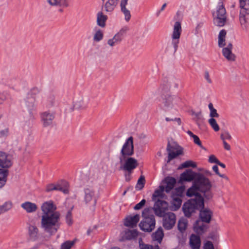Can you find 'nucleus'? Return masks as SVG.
Returning a JSON list of instances; mask_svg holds the SVG:
<instances>
[{
  "label": "nucleus",
  "instance_id": "nucleus-33",
  "mask_svg": "<svg viewBox=\"0 0 249 249\" xmlns=\"http://www.w3.org/2000/svg\"><path fill=\"white\" fill-rule=\"evenodd\" d=\"M194 231L198 234L203 233L206 229V226L200 221H196L194 225Z\"/></svg>",
  "mask_w": 249,
  "mask_h": 249
},
{
  "label": "nucleus",
  "instance_id": "nucleus-22",
  "mask_svg": "<svg viewBox=\"0 0 249 249\" xmlns=\"http://www.w3.org/2000/svg\"><path fill=\"white\" fill-rule=\"evenodd\" d=\"M28 235L31 240H37L40 237L39 230L36 226L30 225L28 227Z\"/></svg>",
  "mask_w": 249,
  "mask_h": 249
},
{
  "label": "nucleus",
  "instance_id": "nucleus-51",
  "mask_svg": "<svg viewBox=\"0 0 249 249\" xmlns=\"http://www.w3.org/2000/svg\"><path fill=\"white\" fill-rule=\"evenodd\" d=\"M66 219L67 223L70 225L72 224V214L71 211H68L66 216Z\"/></svg>",
  "mask_w": 249,
  "mask_h": 249
},
{
  "label": "nucleus",
  "instance_id": "nucleus-45",
  "mask_svg": "<svg viewBox=\"0 0 249 249\" xmlns=\"http://www.w3.org/2000/svg\"><path fill=\"white\" fill-rule=\"evenodd\" d=\"M181 167L182 168H187V167H189L196 168V164L193 161L189 160H187L185 162L182 163L181 164Z\"/></svg>",
  "mask_w": 249,
  "mask_h": 249
},
{
  "label": "nucleus",
  "instance_id": "nucleus-53",
  "mask_svg": "<svg viewBox=\"0 0 249 249\" xmlns=\"http://www.w3.org/2000/svg\"><path fill=\"white\" fill-rule=\"evenodd\" d=\"M140 249H159L157 246L154 248L152 246L147 244H140Z\"/></svg>",
  "mask_w": 249,
  "mask_h": 249
},
{
  "label": "nucleus",
  "instance_id": "nucleus-2",
  "mask_svg": "<svg viewBox=\"0 0 249 249\" xmlns=\"http://www.w3.org/2000/svg\"><path fill=\"white\" fill-rule=\"evenodd\" d=\"M212 188V183L208 178L204 175H198L195 181H193L192 186L187 190L186 196L189 197L194 196V199H196L197 196H202L199 192L203 194V197L210 200L213 197Z\"/></svg>",
  "mask_w": 249,
  "mask_h": 249
},
{
  "label": "nucleus",
  "instance_id": "nucleus-32",
  "mask_svg": "<svg viewBox=\"0 0 249 249\" xmlns=\"http://www.w3.org/2000/svg\"><path fill=\"white\" fill-rule=\"evenodd\" d=\"M163 235L164 234L162 229L160 227L155 232L153 233L152 239L153 240L156 241L160 243L162 240Z\"/></svg>",
  "mask_w": 249,
  "mask_h": 249
},
{
  "label": "nucleus",
  "instance_id": "nucleus-46",
  "mask_svg": "<svg viewBox=\"0 0 249 249\" xmlns=\"http://www.w3.org/2000/svg\"><path fill=\"white\" fill-rule=\"evenodd\" d=\"M74 243V241H67L61 245V249H71Z\"/></svg>",
  "mask_w": 249,
  "mask_h": 249
},
{
  "label": "nucleus",
  "instance_id": "nucleus-1",
  "mask_svg": "<svg viewBox=\"0 0 249 249\" xmlns=\"http://www.w3.org/2000/svg\"><path fill=\"white\" fill-rule=\"evenodd\" d=\"M42 213L41 227L51 235L55 234L60 226V213L56 211V206L52 200L46 201L41 206Z\"/></svg>",
  "mask_w": 249,
  "mask_h": 249
},
{
  "label": "nucleus",
  "instance_id": "nucleus-58",
  "mask_svg": "<svg viewBox=\"0 0 249 249\" xmlns=\"http://www.w3.org/2000/svg\"><path fill=\"white\" fill-rule=\"evenodd\" d=\"M128 0H121L120 7L121 9L126 8Z\"/></svg>",
  "mask_w": 249,
  "mask_h": 249
},
{
  "label": "nucleus",
  "instance_id": "nucleus-47",
  "mask_svg": "<svg viewBox=\"0 0 249 249\" xmlns=\"http://www.w3.org/2000/svg\"><path fill=\"white\" fill-rule=\"evenodd\" d=\"M121 11L124 16L125 21L127 22L129 21L131 17L130 11L127 8L121 9Z\"/></svg>",
  "mask_w": 249,
  "mask_h": 249
},
{
  "label": "nucleus",
  "instance_id": "nucleus-48",
  "mask_svg": "<svg viewBox=\"0 0 249 249\" xmlns=\"http://www.w3.org/2000/svg\"><path fill=\"white\" fill-rule=\"evenodd\" d=\"M128 30V28L126 26L122 28L119 31L116 33V34L123 39L124 35L126 34L127 31Z\"/></svg>",
  "mask_w": 249,
  "mask_h": 249
},
{
  "label": "nucleus",
  "instance_id": "nucleus-23",
  "mask_svg": "<svg viewBox=\"0 0 249 249\" xmlns=\"http://www.w3.org/2000/svg\"><path fill=\"white\" fill-rule=\"evenodd\" d=\"M139 220L140 215L139 214L128 216L125 219L124 224L126 227L133 228L137 225Z\"/></svg>",
  "mask_w": 249,
  "mask_h": 249
},
{
  "label": "nucleus",
  "instance_id": "nucleus-41",
  "mask_svg": "<svg viewBox=\"0 0 249 249\" xmlns=\"http://www.w3.org/2000/svg\"><path fill=\"white\" fill-rule=\"evenodd\" d=\"M208 107L210 111V116L211 117V118H218L219 117V114L217 113V110L213 107L212 103L209 104Z\"/></svg>",
  "mask_w": 249,
  "mask_h": 249
},
{
  "label": "nucleus",
  "instance_id": "nucleus-20",
  "mask_svg": "<svg viewBox=\"0 0 249 249\" xmlns=\"http://www.w3.org/2000/svg\"><path fill=\"white\" fill-rule=\"evenodd\" d=\"M54 118V114L49 111H45L41 114V122L44 126H48L52 124Z\"/></svg>",
  "mask_w": 249,
  "mask_h": 249
},
{
  "label": "nucleus",
  "instance_id": "nucleus-27",
  "mask_svg": "<svg viewBox=\"0 0 249 249\" xmlns=\"http://www.w3.org/2000/svg\"><path fill=\"white\" fill-rule=\"evenodd\" d=\"M118 1L119 0H107L104 5L106 12H112L118 5Z\"/></svg>",
  "mask_w": 249,
  "mask_h": 249
},
{
  "label": "nucleus",
  "instance_id": "nucleus-44",
  "mask_svg": "<svg viewBox=\"0 0 249 249\" xmlns=\"http://www.w3.org/2000/svg\"><path fill=\"white\" fill-rule=\"evenodd\" d=\"M144 178L143 177L141 176L138 180L136 186V188L139 190H141L144 187Z\"/></svg>",
  "mask_w": 249,
  "mask_h": 249
},
{
  "label": "nucleus",
  "instance_id": "nucleus-50",
  "mask_svg": "<svg viewBox=\"0 0 249 249\" xmlns=\"http://www.w3.org/2000/svg\"><path fill=\"white\" fill-rule=\"evenodd\" d=\"M191 115L193 117V119L196 121L201 120L202 118L201 112L200 111L195 112L194 111H192Z\"/></svg>",
  "mask_w": 249,
  "mask_h": 249
},
{
  "label": "nucleus",
  "instance_id": "nucleus-3",
  "mask_svg": "<svg viewBox=\"0 0 249 249\" xmlns=\"http://www.w3.org/2000/svg\"><path fill=\"white\" fill-rule=\"evenodd\" d=\"M142 216L143 219L139 224L141 229L145 231H151L155 227V219L151 209H144L142 212Z\"/></svg>",
  "mask_w": 249,
  "mask_h": 249
},
{
  "label": "nucleus",
  "instance_id": "nucleus-28",
  "mask_svg": "<svg viewBox=\"0 0 249 249\" xmlns=\"http://www.w3.org/2000/svg\"><path fill=\"white\" fill-rule=\"evenodd\" d=\"M165 191L163 185H161L156 190L152 195V199L153 201H156L158 199H162L164 197V192Z\"/></svg>",
  "mask_w": 249,
  "mask_h": 249
},
{
  "label": "nucleus",
  "instance_id": "nucleus-62",
  "mask_svg": "<svg viewBox=\"0 0 249 249\" xmlns=\"http://www.w3.org/2000/svg\"><path fill=\"white\" fill-rule=\"evenodd\" d=\"M213 170L217 175H218L219 176H222L221 175L219 172L218 168L217 165H214L213 167Z\"/></svg>",
  "mask_w": 249,
  "mask_h": 249
},
{
  "label": "nucleus",
  "instance_id": "nucleus-34",
  "mask_svg": "<svg viewBox=\"0 0 249 249\" xmlns=\"http://www.w3.org/2000/svg\"><path fill=\"white\" fill-rule=\"evenodd\" d=\"M8 171L7 169H0V188L2 187L5 184L7 180V177Z\"/></svg>",
  "mask_w": 249,
  "mask_h": 249
},
{
  "label": "nucleus",
  "instance_id": "nucleus-13",
  "mask_svg": "<svg viewBox=\"0 0 249 249\" xmlns=\"http://www.w3.org/2000/svg\"><path fill=\"white\" fill-rule=\"evenodd\" d=\"M162 217L163 227L167 230L172 229L176 221L175 214L173 213L168 212L164 214Z\"/></svg>",
  "mask_w": 249,
  "mask_h": 249
},
{
  "label": "nucleus",
  "instance_id": "nucleus-4",
  "mask_svg": "<svg viewBox=\"0 0 249 249\" xmlns=\"http://www.w3.org/2000/svg\"><path fill=\"white\" fill-rule=\"evenodd\" d=\"M204 206V198L202 196H197L196 199H191L185 203L182 208L185 215L190 217L196 210L199 209Z\"/></svg>",
  "mask_w": 249,
  "mask_h": 249
},
{
  "label": "nucleus",
  "instance_id": "nucleus-25",
  "mask_svg": "<svg viewBox=\"0 0 249 249\" xmlns=\"http://www.w3.org/2000/svg\"><path fill=\"white\" fill-rule=\"evenodd\" d=\"M21 207L28 213L35 212L37 209V205L35 203L29 201L22 203Z\"/></svg>",
  "mask_w": 249,
  "mask_h": 249
},
{
  "label": "nucleus",
  "instance_id": "nucleus-59",
  "mask_svg": "<svg viewBox=\"0 0 249 249\" xmlns=\"http://www.w3.org/2000/svg\"><path fill=\"white\" fill-rule=\"evenodd\" d=\"M9 133L8 129L7 128H5L3 130H2L0 131V134L1 136H6L8 135Z\"/></svg>",
  "mask_w": 249,
  "mask_h": 249
},
{
  "label": "nucleus",
  "instance_id": "nucleus-15",
  "mask_svg": "<svg viewBox=\"0 0 249 249\" xmlns=\"http://www.w3.org/2000/svg\"><path fill=\"white\" fill-rule=\"evenodd\" d=\"M123 169L128 171L129 173L135 169L138 165V161L137 160L131 157H128L125 160L123 159Z\"/></svg>",
  "mask_w": 249,
  "mask_h": 249
},
{
  "label": "nucleus",
  "instance_id": "nucleus-10",
  "mask_svg": "<svg viewBox=\"0 0 249 249\" xmlns=\"http://www.w3.org/2000/svg\"><path fill=\"white\" fill-rule=\"evenodd\" d=\"M168 203L162 199H158L155 201L153 206V210L155 214L159 217H162L166 213V211L168 210Z\"/></svg>",
  "mask_w": 249,
  "mask_h": 249
},
{
  "label": "nucleus",
  "instance_id": "nucleus-8",
  "mask_svg": "<svg viewBox=\"0 0 249 249\" xmlns=\"http://www.w3.org/2000/svg\"><path fill=\"white\" fill-rule=\"evenodd\" d=\"M134 153V146L133 137H130L125 141L123 145L121 151V157L120 158L121 163L123 162V159L127 156H132Z\"/></svg>",
  "mask_w": 249,
  "mask_h": 249
},
{
  "label": "nucleus",
  "instance_id": "nucleus-12",
  "mask_svg": "<svg viewBox=\"0 0 249 249\" xmlns=\"http://www.w3.org/2000/svg\"><path fill=\"white\" fill-rule=\"evenodd\" d=\"M180 99L176 96L167 95L162 103V107L165 111L173 108L178 104Z\"/></svg>",
  "mask_w": 249,
  "mask_h": 249
},
{
  "label": "nucleus",
  "instance_id": "nucleus-39",
  "mask_svg": "<svg viewBox=\"0 0 249 249\" xmlns=\"http://www.w3.org/2000/svg\"><path fill=\"white\" fill-rule=\"evenodd\" d=\"M188 221L187 220L184 218H180L178 222V229L181 232H184L187 226Z\"/></svg>",
  "mask_w": 249,
  "mask_h": 249
},
{
  "label": "nucleus",
  "instance_id": "nucleus-18",
  "mask_svg": "<svg viewBox=\"0 0 249 249\" xmlns=\"http://www.w3.org/2000/svg\"><path fill=\"white\" fill-rule=\"evenodd\" d=\"M167 150L168 151V162H169L170 160L175 158L178 156L181 155L182 153V150L181 148L178 146H172L168 145Z\"/></svg>",
  "mask_w": 249,
  "mask_h": 249
},
{
  "label": "nucleus",
  "instance_id": "nucleus-24",
  "mask_svg": "<svg viewBox=\"0 0 249 249\" xmlns=\"http://www.w3.org/2000/svg\"><path fill=\"white\" fill-rule=\"evenodd\" d=\"M200 239L198 236L192 234L190 237L189 245L191 249H199L200 247Z\"/></svg>",
  "mask_w": 249,
  "mask_h": 249
},
{
  "label": "nucleus",
  "instance_id": "nucleus-52",
  "mask_svg": "<svg viewBox=\"0 0 249 249\" xmlns=\"http://www.w3.org/2000/svg\"><path fill=\"white\" fill-rule=\"evenodd\" d=\"M146 203V200L145 199H142L139 203L137 204L134 207V209L135 210H138L142 209Z\"/></svg>",
  "mask_w": 249,
  "mask_h": 249
},
{
  "label": "nucleus",
  "instance_id": "nucleus-31",
  "mask_svg": "<svg viewBox=\"0 0 249 249\" xmlns=\"http://www.w3.org/2000/svg\"><path fill=\"white\" fill-rule=\"evenodd\" d=\"M227 32L223 29L220 31L218 36V45L219 47H223L226 45V36Z\"/></svg>",
  "mask_w": 249,
  "mask_h": 249
},
{
  "label": "nucleus",
  "instance_id": "nucleus-40",
  "mask_svg": "<svg viewBox=\"0 0 249 249\" xmlns=\"http://www.w3.org/2000/svg\"><path fill=\"white\" fill-rule=\"evenodd\" d=\"M12 207L11 202H6L3 205L0 206V215L10 210Z\"/></svg>",
  "mask_w": 249,
  "mask_h": 249
},
{
  "label": "nucleus",
  "instance_id": "nucleus-55",
  "mask_svg": "<svg viewBox=\"0 0 249 249\" xmlns=\"http://www.w3.org/2000/svg\"><path fill=\"white\" fill-rule=\"evenodd\" d=\"M192 138L193 139V141L195 143L199 146L200 147L202 148L203 146L201 144V141L199 140V138L198 137H197L196 135H195Z\"/></svg>",
  "mask_w": 249,
  "mask_h": 249
},
{
  "label": "nucleus",
  "instance_id": "nucleus-17",
  "mask_svg": "<svg viewBox=\"0 0 249 249\" xmlns=\"http://www.w3.org/2000/svg\"><path fill=\"white\" fill-rule=\"evenodd\" d=\"M232 45L229 43L226 47L223 48L222 53L224 57L229 61L233 62L235 61V55L232 52Z\"/></svg>",
  "mask_w": 249,
  "mask_h": 249
},
{
  "label": "nucleus",
  "instance_id": "nucleus-60",
  "mask_svg": "<svg viewBox=\"0 0 249 249\" xmlns=\"http://www.w3.org/2000/svg\"><path fill=\"white\" fill-rule=\"evenodd\" d=\"M204 77L208 83H212V80L210 77V75H209L208 72L206 71L205 72Z\"/></svg>",
  "mask_w": 249,
  "mask_h": 249
},
{
  "label": "nucleus",
  "instance_id": "nucleus-26",
  "mask_svg": "<svg viewBox=\"0 0 249 249\" xmlns=\"http://www.w3.org/2000/svg\"><path fill=\"white\" fill-rule=\"evenodd\" d=\"M176 183V180L174 178L172 177L166 178L164 180L165 185H163L165 191L167 193L169 192L174 188Z\"/></svg>",
  "mask_w": 249,
  "mask_h": 249
},
{
  "label": "nucleus",
  "instance_id": "nucleus-36",
  "mask_svg": "<svg viewBox=\"0 0 249 249\" xmlns=\"http://www.w3.org/2000/svg\"><path fill=\"white\" fill-rule=\"evenodd\" d=\"M47 2L51 6L68 7L69 5L66 0H47Z\"/></svg>",
  "mask_w": 249,
  "mask_h": 249
},
{
  "label": "nucleus",
  "instance_id": "nucleus-29",
  "mask_svg": "<svg viewBox=\"0 0 249 249\" xmlns=\"http://www.w3.org/2000/svg\"><path fill=\"white\" fill-rule=\"evenodd\" d=\"M96 17L97 24L101 27H105L107 19V16L104 15L102 12L100 11L97 13Z\"/></svg>",
  "mask_w": 249,
  "mask_h": 249
},
{
  "label": "nucleus",
  "instance_id": "nucleus-11",
  "mask_svg": "<svg viewBox=\"0 0 249 249\" xmlns=\"http://www.w3.org/2000/svg\"><path fill=\"white\" fill-rule=\"evenodd\" d=\"M53 190H58L65 194L69 192V184L66 181H61L57 184H49L46 186V191L50 192Z\"/></svg>",
  "mask_w": 249,
  "mask_h": 249
},
{
  "label": "nucleus",
  "instance_id": "nucleus-19",
  "mask_svg": "<svg viewBox=\"0 0 249 249\" xmlns=\"http://www.w3.org/2000/svg\"><path fill=\"white\" fill-rule=\"evenodd\" d=\"M198 175H203L200 173H196L191 170H187L180 175V179L182 181H195Z\"/></svg>",
  "mask_w": 249,
  "mask_h": 249
},
{
  "label": "nucleus",
  "instance_id": "nucleus-57",
  "mask_svg": "<svg viewBox=\"0 0 249 249\" xmlns=\"http://www.w3.org/2000/svg\"><path fill=\"white\" fill-rule=\"evenodd\" d=\"M204 249H214L213 243L210 241H207L204 245Z\"/></svg>",
  "mask_w": 249,
  "mask_h": 249
},
{
  "label": "nucleus",
  "instance_id": "nucleus-37",
  "mask_svg": "<svg viewBox=\"0 0 249 249\" xmlns=\"http://www.w3.org/2000/svg\"><path fill=\"white\" fill-rule=\"evenodd\" d=\"M182 203V200L181 197L178 196H176L175 195L172 196V204L173 206V209L176 210L178 209L181 206Z\"/></svg>",
  "mask_w": 249,
  "mask_h": 249
},
{
  "label": "nucleus",
  "instance_id": "nucleus-43",
  "mask_svg": "<svg viewBox=\"0 0 249 249\" xmlns=\"http://www.w3.org/2000/svg\"><path fill=\"white\" fill-rule=\"evenodd\" d=\"M220 139L222 142H226V140L231 141L232 137L228 131H225L220 134Z\"/></svg>",
  "mask_w": 249,
  "mask_h": 249
},
{
  "label": "nucleus",
  "instance_id": "nucleus-56",
  "mask_svg": "<svg viewBox=\"0 0 249 249\" xmlns=\"http://www.w3.org/2000/svg\"><path fill=\"white\" fill-rule=\"evenodd\" d=\"M183 190L184 189L182 187L177 188L175 190V194L174 195L176 196H178V197H181L182 196Z\"/></svg>",
  "mask_w": 249,
  "mask_h": 249
},
{
  "label": "nucleus",
  "instance_id": "nucleus-21",
  "mask_svg": "<svg viewBox=\"0 0 249 249\" xmlns=\"http://www.w3.org/2000/svg\"><path fill=\"white\" fill-rule=\"evenodd\" d=\"M12 164L11 157L5 153L0 151V166L3 168H8Z\"/></svg>",
  "mask_w": 249,
  "mask_h": 249
},
{
  "label": "nucleus",
  "instance_id": "nucleus-42",
  "mask_svg": "<svg viewBox=\"0 0 249 249\" xmlns=\"http://www.w3.org/2000/svg\"><path fill=\"white\" fill-rule=\"evenodd\" d=\"M208 123L215 131L216 132L219 130V126L214 118L209 119Z\"/></svg>",
  "mask_w": 249,
  "mask_h": 249
},
{
  "label": "nucleus",
  "instance_id": "nucleus-61",
  "mask_svg": "<svg viewBox=\"0 0 249 249\" xmlns=\"http://www.w3.org/2000/svg\"><path fill=\"white\" fill-rule=\"evenodd\" d=\"M224 145V148L225 150L229 151L231 150V146L226 141L222 142Z\"/></svg>",
  "mask_w": 249,
  "mask_h": 249
},
{
  "label": "nucleus",
  "instance_id": "nucleus-6",
  "mask_svg": "<svg viewBox=\"0 0 249 249\" xmlns=\"http://www.w3.org/2000/svg\"><path fill=\"white\" fill-rule=\"evenodd\" d=\"M241 8L239 20L242 27L247 30L249 26V0H239Z\"/></svg>",
  "mask_w": 249,
  "mask_h": 249
},
{
  "label": "nucleus",
  "instance_id": "nucleus-54",
  "mask_svg": "<svg viewBox=\"0 0 249 249\" xmlns=\"http://www.w3.org/2000/svg\"><path fill=\"white\" fill-rule=\"evenodd\" d=\"M208 160H209V162L210 163H216V164H217V163L219 161V160L213 155H211L209 156Z\"/></svg>",
  "mask_w": 249,
  "mask_h": 249
},
{
  "label": "nucleus",
  "instance_id": "nucleus-63",
  "mask_svg": "<svg viewBox=\"0 0 249 249\" xmlns=\"http://www.w3.org/2000/svg\"><path fill=\"white\" fill-rule=\"evenodd\" d=\"M173 121L176 122L178 125H180L181 124V121L180 119L179 118H174Z\"/></svg>",
  "mask_w": 249,
  "mask_h": 249
},
{
  "label": "nucleus",
  "instance_id": "nucleus-7",
  "mask_svg": "<svg viewBox=\"0 0 249 249\" xmlns=\"http://www.w3.org/2000/svg\"><path fill=\"white\" fill-rule=\"evenodd\" d=\"M98 198L99 194L96 189L89 186L85 188L84 201L86 204L94 207Z\"/></svg>",
  "mask_w": 249,
  "mask_h": 249
},
{
  "label": "nucleus",
  "instance_id": "nucleus-9",
  "mask_svg": "<svg viewBox=\"0 0 249 249\" xmlns=\"http://www.w3.org/2000/svg\"><path fill=\"white\" fill-rule=\"evenodd\" d=\"M181 32V23L179 21H176L174 25L173 30L171 35L172 44L174 49V52H176L178 50Z\"/></svg>",
  "mask_w": 249,
  "mask_h": 249
},
{
  "label": "nucleus",
  "instance_id": "nucleus-49",
  "mask_svg": "<svg viewBox=\"0 0 249 249\" xmlns=\"http://www.w3.org/2000/svg\"><path fill=\"white\" fill-rule=\"evenodd\" d=\"M38 248L39 244H32L31 242H29L25 244L23 249H38Z\"/></svg>",
  "mask_w": 249,
  "mask_h": 249
},
{
  "label": "nucleus",
  "instance_id": "nucleus-38",
  "mask_svg": "<svg viewBox=\"0 0 249 249\" xmlns=\"http://www.w3.org/2000/svg\"><path fill=\"white\" fill-rule=\"evenodd\" d=\"M122 39L116 34L114 36L110 39H109L107 40V43L110 47H113L116 44L120 43Z\"/></svg>",
  "mask_w": 249,
  "mask_h": 249
},
{
  "label": "nucleus",
  "instance_id": "nucleus-30",
  "mask_svg": "<svg viewBox=\"0 0 249 249\" xmlns=\"http://www.w3.org/2000/svg\"><path fill=\"white\" fill-rule=\"evenodd\" d=\"M93 40L94 42H98L101 41L104 37V32L100 29L95 27L93 30Z\"/></svg>",
  "mask_w": 249,
  "mask_h": 249
},
{
  "label": "nucleus",
  "instance_id": "nucleus-14",
  "mask_svg": "<svg viewBox=\"0 0 249 249\" xmlns=\"http://www.w3.org/2000/svg\"><path fill=\"white\" fill-rule=\"evenodd\" d=\"M25 103L30 115L33 116L36 109V96L32 95V92L28 94L25 99Z\"/></svg>",
  "mask_w": 249,
  "mask_h": 249
},
{
  "label": "nucleus",
  "instance_id": "nucleus-16",
  "mask_svg": "<svg viewBox=\"0 0 249 249\" xmlns=\"http://www.w3.org/2000/svg\"><path fill=\"white\" fill-rule=\"evenodd\" d=\"M199 213V217L201 220L206 223H209L213 215V211L208 208H202Z\"/></svg>",
  "mask_w": 249,
  "mask_h": 249
},
{
  "label": "nucleus",
  "instance_id": "nucleus-64",
  "mask_svg": "<svg viewBox=\"0 0 249 249\" xmlns=\"http://www.w3.org/2000/svg\"><path fill=\"white\" fill-rule=\"evenodd\" d=\"M6 98L5 96H3L0 94V104H2L4 101L6 100Z\"/></svg>",
  "mask_w": 249,
  "mask_h": 249
},
{
  "label": "nucleus",
  "instance_id": "nucleus-35",
  "mask_svg": "<svg viewBox=\"0 0 249 249\" xmlns=\"http://www.w3.org/2000/svg\"><path fill=\"white\" fill-rule=\"evenodd\" d=\"M138 236V232L136 230H126L124 231L123 238L124 239L130 240Z\"/></svg>",
  "mask_w": 249,
  "mask_h": 249
},
{
  "label": "nucleus",
  "instance_id": "nucleus-5",
  "mask_svg": "<svg viewBox=\"0 0 249 249\" xmlns=\"http://www.w3.org/2000/svg\"><path fill=\"white\" fill-rule=\"evenodd\" d=\"M213 15V23L216 26L222 27L225 24L227 21V15L223 0H219Z\"/></svg>",
  "mask_w": 249,
  "mask_h": 249
}]
</instances>
